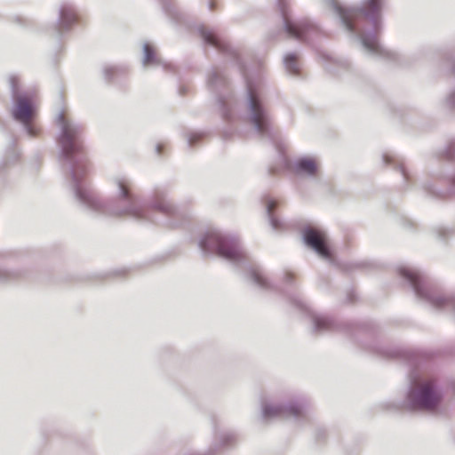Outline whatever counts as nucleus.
<instances>
[{"instance_id":"9d476101","label":"nucleus","mask_w":455,"mask_h":455,"mask_svg":"<svg viewBox=\"0 0 455 455\" xmlns=\"http://www.w3.org/2000/svg\"><path fill=\"white\" fill-rule=\"evenodd\" d=\"M401 272L402 275L411 283L416 293L420 297H425L426 295L422 291L421 278L417 272L410 269H403Z\"/></svg>"},{"instance_id":"1a4fd4ad","label":"nucleus","mask_w":455,"mask_h":455,"mask_svg":"<svg viewBox=\"0 0 455 455\" xmlns=\"http://www.w3.org/2000/svg\"><path fill=\"white\" fill-rule=\"evenodd\" d=\"M78 20L79 15L72 6L64 5L61 7L60 24L62 28H68Z\"/></svg>"},{"instance_id":"6e6552de","label":"nucleus","mask_w":455,"mask_h":455,"mask_svg":"<svg viewBox=\"0 0 455 455\" xmlns=\"http://www.w3.org/2000/svg\"><path fill=\"white\" fill-rule=\"evenodd\" d=\"M283 16L285 30L291 37L304 40L306 36L311 30L315 29L314 27L307 21L293 22L285 12H283Z\"/></svg>"},{"instance_id":"ddd939ff","label":"nucleus","mask_w":455,"mask_h":455,"mask_svg":"<svg viewBox=\"0 0 455 455\" xmlns=\"http://www.w3.org/2000/svg\"><path fill=\"white\" fill-rule=\"evenodd\" d=\"M287 70L291 74L299 73V64L295 54H288L284 59Z\"/></svg>"},{"instance_id":"9b49d317","label":"nucleus","mask_w":455,"mask_h":455,"mask_svg":"<svg viewBox=\"0 0 455 455\" xmlns=\"http://www.w3.org/2000/svg\"><path fill=\"white\" fill-rule=\"evenodd\" d=\"M201 33H202V36L208 44L213 45L214 47L218 48L219 50L225 49L224 43L213 32L204 28V29H202Z\"/></svg>"},{"instance_id":"39448f33","label":"nucleus","mask_w":455,"mask_h":455,"mask_svg":"<svg viewBox=\"0 0 455 455\" xmlns=\"http://www.w3.org/2000/svg\"><path fill=\"white\" fill-rule=\"evenodd\" d=\"M13 116L26 126L29 134L35 136L39 132V129L32 124L36 116V105L30 97L23 95L15 100Z\"/></svg>"},{"instance_id":"bb28decb","label":"nucleus","mask_w":455,"mask_h":455,"mask_svg":"<svg viewBox=\"0 0 455 455\" xmlns=\"http://www.w3.org/2000/svg\"><path fill=\"white\" fill-rule=\"evenodd\" d=\"M211 9H212V10H214V4H213V2H212V3H211Z\"/></svg>"},{"instance_id":"aec40b11","label":"nucleus","mask_w":455,"mask_h":455,"mask_svg":"<svg viewBox=\"0 0 455 455\" xmlns=\"http://www.w3.org/2000/svg\"><path fill=\"white\" fill-rule=\"evenodd\" d=\"M433 303L436 307H441L446 303V299L444 298H438L433 300Z\"/></svg>"},{"instance_id":"412c9836","label":"nucleus","mask_w":455,"mask_h":455,"mask_svg":"<svg viewBox=\"0 0 455 455\" xmlns=\"http://www.w3.org/2000/svg\"><path fill=\"white\" fill-rule=\"evenodd\" d=\"M290 413L292 414V415H299L300 413V410L298 408V407H291L290 408Z\"/></svg>"},{"instance_id":"7ed1b4c3","label":"nucleus","mask_w":455,"mask_h":455,"mask_svg":"<svg viewBox=\"0 0 455 455\" xmlns=\"http://www.w3.org/2000/svg\"><path fill=\"white\" fill-rule=\"evenodd\" d=\"M57 122L61 129L59 143L64 155L71 158L75 155L82 154L84 148L80 140L81 129L71 124L64 112L59 115Z\"/></svg>"},{"instance_id":"b1692460","label":"nucleus","mask_w":455,"mask_h":455,"mask_svg":"<svg viewBox=\"0 0 455 455\" xmlns=\"http://www.w3.org/2000/svg\"><path fill=\"white\" fill-rule=\"evenodd\" d=\"M215 77H217L216 75L212 76L211 78H210V83L214 84H215Z\"/></svg>"},{"instance_id":"0eeeda50","label":"nucleus","mask_w":455,"mask_h":455,"mask_svg":"<svg viewBox=\"0 0 455 455\" xmlns=\"http://www.w3.org/2000/svg\"><path fill=\"white\" fill-rule=\"evenodd\" d=\"M304 237L307 244L315 250L322 257H331L325 236L322 232L315 229H309L305 232Z\"/></svg>"},{"instance_id":"2eb2a0df","label":"nucleus","mask_w":455,"mask_h":455,"mask_svg":"<svg viewBox=\"0 0 455 455\" xmlns=\"http://www.w3.org/2000/svg\"><path fill=\"white\" fill-rule=\"evenodd\" d=\"M144 65L155 63L156 61V55L155 50L148 44L144 46Z\"/></svg>"},{"instance_id":"f03ea898","label":"nucleus","mask_w":455,"mask_h":455,"mask_svg":"<svg viewBox=\"0 0 455 455\" xmlns=\"http://www.w3.org/2000/svg\"><path fill=\"white\" fill-rule=\"evenodd\" d=\"M383 0H364L359 8L337 7V12L349 31L355 30V21L360 18L377 20L380 16Z\"/></svg>"},{"instance_id":"f8f14e48","label":"nucleus","mask_w":455,"mask_h":455,"mask_svg":"<svg viewBox=\"0 0 455 455\" xmlns=\"http://www.w3.org/2000/svg\"><path fill=\"white\" fill-rule=\"evenodd\" d=\"M298 168L299 171L307 174L314 175L317 172V164L314 159L304 158L299 161Z\"/></svg>"},{"instance_id":"20e7f679","label":"nucleus","mask_w":455,"mask_h":455,"mask_svg":"<svg viewBox=\"0 0 455 455\" xmlns=\"http://www.w3.org/2000/svg\"><path fill=\"white\" fill-rule=\"evenodd\" d=\"M200 246L205 252L216 253L228 259L235 260L241 257L240 251L217 232L206 234L201 240Z\"/></svg>"},{"instance_id":"f3484780","label":"nucleus","mask_w":455,"mask_h":455,"mask_svg":"<svg viewBox=\"0 0 455 455\" xmlns=\"http://www.w3.org/2000/svg\"><path fill=\"white\" fill-rule=\"evenodd\" d=\"M264 413L266 416H279L282 414V410L276 406H266L264 409Z\"/></svg>"},{"instance_id":"4468645a","label":"nucleus","mask_w":455,"mask_h":455,"mask_svg":"<svg viewBox=\"0 0 455 455\" xmlns=\"http://www.w3.org/2000/svg\"><path fill=\"white\" fill-rule=\"evenodd\" d=\"M362 42H363V46L370 52H379L380 50H379V42L377 40V38H367V37H363L362 38Z\"/></svg>"},{"instance_id":"5701e85b","label":"nucleus","mask_w":455,"mask_h":455,"mask_svg":"<svg viewBox=\"0 0 455 455\" xmlns=\"http://www.w3.org/2000/svg\"><path fill=\"white\" fill-rule=\"evenodd\" d=\"M275 203H270V204H268V210H269V212H272V211L274 210V208H275Z\"/></svg>"},{"instance_id":"6ab92c4d","label":"nucleus","mask_w":455,"mask_h":455,"mask_svg":"<svg viewBox=\"0 0 455 455\" xmlns=\"http://www.w3.org/2000/svg\"><path fill=\"white\" fill-rule=\"evenodd\" d=\"M157 208H159L160 211L170 213L172 212V205L167 203H163L157 205Z\"/></svg>"},{"instance_id":"a878e982","label":"nucleus","mask_w":455,"mask_h":455,"mask_svg":"<svg viewBox=\"0 0 455 455\" xmlns=\"http://www.w3.org/2000/svg\"><path fill=\"white\" fill-rule=\"evenodd\" d=\"M323 322H324L323 320H318L317 321V326L320 327L322 323H323Z\"/></svg>"},{"instance_id":"f257e3e1","label":"nucleus","mask_w":455,"mask_h":455,"mask_svg":"<svg viewBox=\"0 0 455 455\" xmlns=\"http://www.w3.org/2000/svg\"><path fill=\"white\" fill-rule=\"evenodd\" d=\"M442 399V393L434 379L427 376L414 378L409 394L414 408L432 411L440 405Z\"/></svg>"},{"instance_id":"a211bd4d","label":"nucleus","mask_w":455,"mask_h":455,"mask_svg":"<svg viewBox=\"0 0 455 455\" xmlns=\"http://www.w3.org/2000/svg\"><path fill=\"white\" fill-rule=\"evenodd\" d=\"M252 278L259 285L267 286V279L260 273L253 272Z\"/></svg>"},{"instance_id":"423d86ee","label":"nucleus","mask_w":455,"mask_h":455,"mask_svg":"<svg viewBox=\"0 0 455 455\" xmlns=\"http://www.w3.org/2000/svg\"><path fill=\"white\" fill-rule=\"evenodd\" d=\"M248 94L251 121L259 132L264 133L267 130V118L260 104L258 93L254 88L248 85Z\"/></svg>"},{"instance_id":"4be33fe9","label":"nucleus","mask_w":455,"mask_h":455,"mask_svg":"<svg viewBox=\"0 0 455 455\" xmlns=\"http://www.w3.org/2000/svg\"><path fill=\"white\" fill-rule=\"evenodd\" d=\"M128 213L132 214L133 216H136L138 218H142L143 217V214L140 211H138V210H132V211L129 212Z\"/></svg>"},{"instance_id":"dca6fc26","label":"nucleus","mask_w":455,"mask_h":455,"mask_svg":"<svg viewBox=\"0 0 455 455\" xmlns=\"http://www.w3.org/2000/svg\"><path fill=\"white\" fill-rule=\"evenodd\" d=\"M117 185L122 194V196L129 201H132V196L130 193V188L127 181L125 180H119L117 181Z\"/></svg>"},{"instance_id":"393cba45","label":"nucleus","mask_w":455,"mask_h":455,"mask_svg":"<svg viewBox=\"0 0 455 455\" xmlns=\"http://www.w3.org/2000/svg\"><path fill=\"white\" fill-rule=\"evenodd\" d=\"M74 179H75L76 180H77L79 179V178H78L77 171H75V172H74Z\"/></svg>"}]
</instances>
